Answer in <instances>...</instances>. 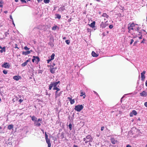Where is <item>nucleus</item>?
Returning a JSON list of instances; mask_svg holds the SVG:
<instances>
[{
    "label": "nucleus",
    "mask_w": 147,
    "mask_h": 147,
    "mask_svg": "<svg viewBox=\"0 0 147 147\" xmlns=\"http://www.w3.org/2000/svg\"><path fill=\"white\" fill-rule=\"evenodd\" d=\"M60 83V81H58L57 82H51V84L49 86V90H51L52 87L53 88H55L57 87V85Z\"/></svg>",
    "instance_id": "f257e3e1"
},
{
    "label": "nucleus",
    "mask_w": 147,
    "mask_h": 147,
    "mask_svg": "<svg viewBox=\"0 0 147 147\" xmlns=\"http://www.w3.org/2000/svg\"><path fill=\"white\" fill-rule=\"evenodd\" d=\"M13 125H10L7 127V128L8 129L11 130L13 128Z\"/></svg>",
    "instance_id": "aec40b11"
},
{
    "label": "nucleus",
    "mask_w": 147,
    "mask_h": 147,
    "mask_svg": "<svg viewBox=\"0 0 147 147\" xmlns=\"http://www.w3.org/2000/svg\"><path fill=\"white\" fill-rule=\"evenodd\" d=\"M42 119H38L37 121H38V122H39V121H42Z\"/></svg>",
    "instance_id": "c03bdc74"
},
{
    "label": "nucleus",
    "mask_w": 147,
    "mask_h": 147,
    "mask_svg": "<svg viewBox=\"0 0 147 147\" xmlns=\"http://www.w3.org/2000/svg\"><path fill=\"white\" fill-rule=\"evenodd\" d=\"M92 55L93 57H97L98 56V54H97L94 51L92 52Z\"/></svg>",
    "instance_id": "2eb2a0df"
},
{
    "label": "nucleus",
    "mask_w": 147,
    "mask_h": 147,
    "mask_svg": "<svg viewBox=\"0 0 147 147\" xmlns=\"http://www.w3.org/2000/svg\"><path fill=\"white\" fill-rule=\"evenodd\" d=\"M4 13H7V11H4Z\"/></svg>",
    "instance_id": "69168bd1"
},
{
    "label": "nucleus",
    "mask_w": 147,
    "mask_h": 147,
    "mask_svg": "<svg viewBox=\"0 0 147 147\" xmlns=\"http://www.w3.org/2000/svg\"><path fill=\"white\" fill-rule=\"evenodd\" d=\"M52 60H51V59H49V60H47V63H49V62L51 61Z\"/></svg>",
    "instance_id": "6e6d98bb"
},
{
    "label": "nucleus",
    "mask_w": 147,
    "mask_h": 147,
    "mask_svg": "<svg viewBox=\"0 0 147 147\" xmlns=\"http://www.w3.org/2000/svg\"><path fill=\"white\" fill-rule=\"evenodd\" d=\"M62 92L63 91H61L59 93L55 94V99H56L57 97H59L61 95V94H62Z\"/></svg>",
    "instance_id": "4468645a"
},
{
    "label": "nucleus",
    "mask_w": 147,
    "mask_h": 147,
    "mask_svg": "<svg viewBox=\"0 0 147 147\" xmlns=\"http://www.w3.org/2000/svg\"><path fill=\"white\" fill-rule=\"evenodd\" d=\"M145 41V40L144 39H143L142 41L141 42V43H144V41Z\"/></svg>",
    "instance_id": "5fc2aeb1"
},
{
    "label": "nucleus",
    "mask_w": 147,
    "mask_h": 147,
    "mask_svg": "<svg viewBox=\"0 0 147 147\" xmlns=\"http://www.w3.org/2000/svg\"><path fill=\"white\" fill-rule=\"evenodd\" d=\"M44 2L45 3H49V0H44Z\"/></svg>",
    "instance_id": "72a5a7b5"
},
{
    "label": "nucleus",
    "mask_w": 147,
    "mask_h": 147,
    "mask_svg": "<svg viewBox=\"0 0 147 147\" xmlns=\"http://www.w3.org/2000/svg\"><path fill=\"white\" fill-rule=\"evenodd\" d=\"M146 71H143L141 73V80L142 81H144L145 78V74H146Z\"/></svg>",
    "instance_id": "0eeeda50"
},
{
    "label": "nucleus",
    "mask_w": 147,
    "mask_h": 147,
    "mask_svg": "<svg viewBox=\"0 0 147 147\" xmlns=\"http://www.w3.org/2000/svg\"><path fill=\"white\" fill-rule=\"evenodd\" d=\"M32 57L33 59H32V61L34 63V61L35 60V59H37V61H35V62L36 63V64H38L39 61H40V59L39 58L38 56H33Z\"/></svg>",
    "instance_id": "39448f33"
},
{
    "label": "nucleus",
    "mask_w": 147,
    "mask_h": 147,
    "mask_svg": "<svg viewBox=\"0 0 147 147\" xmlns=\"http://www.w3.org/2000/svg\"><path fill=\"white\" fill-rule=\"evenodd\" d=\"M140 28L139 27H138L137 28L136 30L137 31L139 32V33L141 34V33L140 31Z\"/></svg>",
    "instance_id": "c756f323"
},
{
    "label": "nucleus",
    "mask_w": 147,
    "mask_h": 147,
    "mask_svg": "<svg viewBox=\"0 0 147 147\" xmlns=\"http://www.w3.org/2000/svg\"><path fill=\"white\" fill-rule=\"evenodd\" d=\"M144 105L146 107H147V102H144Z\"/></svg>",
    "instance_id": "49530a36"
},
{
    "label": "nucleus",
    "mask_w": 147,
    "mask_h": 147,
    "mask_svg": "<svg viewBox=\"0 0 147 147\" xmlns=\"http://www.w3.org/2000/svg\"><path fill=\"white\" fill-rule=\"evenodd\" d=\"M38 2H39L40 1L41 2L43 0H37Z\"/></svg>",
    "instance_id": "e2e57ef3"
},
{
    "label": "nucleus",
    "mask_w": 147,
    "mask_h": 147,
    "mask_svg": "<svg viewBox=\"0 0 147 147\" xmlns=\"http://www.w3.org/2000/svg\"><path fill=\"white\" fill-rule=\"evenodd\" d=\"M130 117H133V114L132 112H131L130 113Z\"/></svg>",
    "instance_id": "de8ad7c7"
},
{
    "label": "nucleus",
    "mask_w": 147,
    "mask_h": 147,
    "mask_svg": "<svg viewBox=\"0 0 147 147\" xmlns=\"http://www.w3.org/2000/svg\"><path fill=\"white\" fill-rule=\"evenodd\" d=\"M24 49L26 50H29L30 49L28 48L27 46H25L24 47Z\"/></svg>",
    "instance_id": "e433bc0d"
},
{
    "label": "nucleus",
    "mask_w": 147,
    "mask_h": 147,
    "mask_svg": "<svg viewBox=\"0 0 147 147\" xmlns=\"http://www.w3.org/2000/svg\"><path fill=\"white\" fill-rule=\"evenodd\" d=\"M106 26L105 22H102L100 24V27L101 28H105Z\"/></svg>",
    "instance_id": "9b49d317"
},
{
    "label": "nucleus",
    "mask_w": 147,
    "mask_h": 147,
    "mask_svg": "<svg viewBox=\"0 0 147 147\" xmlns=\"http://www.w3.org/2000/svg\"><path fill=\"white\" fill-rule=\"evenodd\" d=\"M87 31L88 32H90L91 31V30L90 29L87 28Z\"/></svg>",
    "instance_id": "ea45409f"
},
{
    "label": "nucleus",
    "mask_w": 147,
    "mask_h": 147,
    "mask_svg": "<svg viewBox=\"0 0 147 147\" xmlns=\"http://www.w3.org/2000/svg\"><path fill=\"white\" fill-rule=\"evenodd\" d=\"M145 85L147 87V80H146L145 82Z\"/></svg>",
    "instance_id": "680f3d73"
},
{
    "label": "nucleus",
    "mask_w": 147,
    "mask_h": 147,
    "mask_svg": "<svg viewBox=\"0 0 147 147\" xmlns=\"http://www.w3.org/2000/svg\"><path fill=\"white\" fill-rule=\"evenodd\" d=\"M137 41H136L134 42V45H135L136 43H137Z\"/></svg>",
    "instance_id": "0e129e2a"
},
{
    "label": "nucleus",
    "mask_w": 147,
    "mask_h": 147,
    "mask_svg": "<svg viewBox=\"0 0 147 147\" xmlns=\"http://www.w3.org/2000/svg\"><path fill=\"white\" fill-rule=\"evenodd\" d=\"M104 126L102 127H101V131H102L104 130Z\"/></svg>",
    "instance_id": "09e8293b"
},
{
    "label": "nucleus",
    "mask_w": 147,
    "mask_h": 147,
    "mask_svg": "<svg viewBox=\"0 0 147 147\" xmlns=\"http://www.w3.org/2000/svg\"><path fill=\"white\" fill-rule=\"evenodd\" d=\"M30 53V51H23L22 54L23 55H27Z\"/></svg>",
    "instance_id": "dca6fc26"
},
{
    "label": "nucleus",
    "mask_w": 147,
    "mask_h": 147,
    "mask_svg": "<svg viewBox=\"0 0 147 147\" xmlns=\"http://www.w3.org/2000/svg\"><path fill=\"white\" fill-rule=\"evenodd\" d=\"M135 24L133 22L132 23H129L128 24V32L129 33L130 32V31L131 30H134V27L135 26Z\"/></svg>",
    "instance_id": "7ed1b4c3"
},
{
    "label": "nucleus",
    "mask_w": 147,
    "mask_h": 147,
    "mask_svg": "<svg viewBox=\"0 0 147 147\" xmlns=\"http://www.w3.org/2000/svg\"><path fill=\"white\" fill-rule=\"evenodd\" d=\"M45 138L47 143L48 144L51 143L50 140L48 138V136L46 132L45 133Z\"/></svg>",
    "instance_id": "6e6552de"
},
{
    "label": "nucleus",
    "mask_w": 147,
    "mask_h": 147,
    "mask_svg": "<svg viewBox=\"0 0 147 147\" xmlns=\"http://www.w3.org/2000/svg\"><path fill=\"white\" fill-rule=\"evenodd\" d=\"M126 147H131V146L129 145L128 144L126 146Z\"/></svg>",
    "instance_id": "13d9d810"
},
{
    "label": "nucleus",
    "mask_w": 147,
    "mask_h": 147,
    "mask_svg": "<svg viewBox=\"0 0 147 147\" xmlns=\"http://www.w3.org/2000/svg\"><path fill=\"white\" fill-rule=\"evenodd\" d=\"M84 108L83 106L82 105H78L75 106L74 109L78 112H80Z\"/></svg>",
    "instance_id": "20e7f679"
},
{
    "label": "nucleus",
    "mask_w": 147,
    "mask_h": 147,
    "mask_svg": "<svg viewBox=\"0 0 147 147\" xmlns=\"http://www.w3.org/2000/svg\"><path fill=\"white\" fill-rule=\"evenodd\" d=\"M15 45L16 46V47H15V48H17L18 49H19V48L18 47H17L18 45L16 44Z\"/></svg>",
    "instance_id": "603ef678"
},
{
    "label": "nucleus",
    "mask_w": 147,
    "mask_h": 147,
    "mask_svg": "<svg viewBox=\"0 0 147 147\" xmlns=\"http://www.w3.org/2000/svg\"><path fill=\"white\" fill-rule=\"evenodd\" d=\"M72 96H71V97H68L67 98V99H69V101H71V100L72 99Z\"/></svg>",
    "instance_id": "58836bf2"
},
{
    "label": "nucleus",
    "mask_w": 147,
    "mask_h": 147,
    "mask_svg": "<svg viewBox=\"0 0 147 147\" xmlns=\"http://www.w3.org/2000/svg\"><path fill=\"white\" fill-rule=\"evenodd\" d=\"M139 38L140 39H142V36L141 35V36L140 37H139Z\"/></svg>",
    "instance_id": "338daca9"
},
{
    "label": "nucleus",
    "mask_w": 147,
    "mask_h": 147,
    "mask_svg": "<svg viewBox=\"0 0 147 147\" xmlns=\"http://www.w3.org/2000/svg\"><path fill=\"white\" fill-rule=\"evenodd\" d=\"M61 136H62V138H64V135H63V134H61Z\"/></svg>",
    "instance_id": "052dcab7"
},
{
    "label": "nucleus",
    "mask_w": 147,
    "mask_h": 147,
    "mask_svg": "<svg viewBox=\"0 0 147 147\" xmlns=\"http://www.w3.org/2000/svg\"><path fill=\"white\" fill-rule=\"evenodd\" d=\"M55 56V55L54 53H53L52 54V55L51 56V60H53L54 59Z\"/></svg>",
    "instance_id": "a878e982"
},
{
    "label": "nucleus",
    "mask_w": 147,
    "mask_h": 147,
    "mask_svg": "<svg viewBox=\"0 0 147 147\" xmlns=\"http://www.w3.org/2000/svg\"><path fill=\"white\" fill-rule=\"evenodd\" d=\"M94 93L97 96H99V95L95 91H93Z\"/></svg>",
    "instance_id": "79ce46f5"
},
{
    "label": "nucleus",
    "mask_w": 147,
    "mask_h": 147,
    "mask_svg": "<svg viewBox=\"0 0 147 147\" xmlns=\"http://www.w3.org/2000/svg\"><path fill=\"white\" fill-rule=\"evenodd\" d=\"M29 59H30L29 58L28 60H27L25 61L26 63L27 64L29 62Z\"/></svg>",
    "instance_id": "4d7b16f0"
},
{
    "label": "nucleus",
    "mask_w": 147,
    "mask_h": 147,
    "mask_svg": "<svg viewBox=\"0 0 147 147\" xmlns=\"http://www.w3.org/2000/svg\"><path fill=\"white\" fill-rule=\"evenodd\" d=\"M23 101V100H22L21 99H19V102L20 103H21Z\"/></svg>",
    "instance_id": "3c124183"
},
{
    "label": "nucleus",
    "mask_w": 147,
    "mask_h": 147,
    "mask_svg": "<svg viewBox=\"0 0 147 147\" xmlns=\"http://www.w3.org/2000/svg\"><path fill=\"white\" fill-rule=\"evenodd\" d=\"M57 27V26L56 25H55V26H54L52 28V30H56Z\"/></svg>",
    "instance_id": "b1692460"
},
{
    "label": "nucleus",
    "mask_w": 147,
    "mask_h": 147,
    "mask_svg": "<svg viewBox=\"0 0 147 147\" xmlns=\"http://www.w3.org/2000/svg\"><path fill=\"white\" fill-rule=\"evenodd\" d=\"M113 26L112 25H110L109 26V27L110 29H112L113 28Z\"/></svg>",
    "instance_id": "a19ab883"
},
{
    "label": "nucleus",
    "mask_w": 147,
    "mask_h": 147,
    "mask_svg": "<svg viewBox=\"0 0 147 147\" xmlns=\"http://www.w3.org/2000/svg\"><path fill=\"white\" fill-rule=\"evenodd\" d=\"M102 16L103 17H105L106 18H108L109 17V16L105 13H103L102 15Z\"/></svg>",
    "instance_id": "5701e85b"
},
{
    "label": "nucleus",
    "mask_w": 147,
    "mask_h": 147,
    "mask_svg": "<svg viewBox=\"0 0 147 147\" xmlns=\"http://www.w3.org/2000/svg\"><path fill=\"white\" fill-rule=\"evenodd\" d=\"M70 102L71 104H74L75 103V100L74 99H72Z\"/></svg>",
    "instance_id": "cd10ccee"
},
{
    "label": "nucleus",
    "mask_w": 147,
    "mask_h": 147,
    "mask_svg": "<svg viewBox=\"0 0 147 147\" xmlns=\"http://www.w3.org/2000/svg\"><path fill=\"white\" fill-rule=\"evenodd\" d=\"M95 22L93 21L90 24H89V26L91 27L92 28H94L95 27Z\"/></svg>",
    "instance_id": "ddd939ff"
},
{
    "label": "nucleus",
    "mask_w": 147,
    "mask_h": 147,
    "mask_svg": "<svg viewBox=\"0 0 147 147\" xmlns=\"http://www.w3.org/2000/svg\"><path fill=\"white\" fill-rule=\"evenodd\" d=\"M85 94V93L82 92L81 93V94L80 96H83V98H84L86 97V95Z\"/></svg>",
    "instance_id": "4be33fe9"
},
{
    "label": "nucleus",
    "mask_w": 147,
    "mask_h": 147,
    "mask_svg": "<svg viewBox=\"0 0 147 147\" xmlns=\"http://www.w3.org/2000/svg\"><path fill=\"white\" fill-rule=\"evenodd\" d=\"M31 119L32 121H37V118L34 116L31 117Z\"/></svg>",
    "instance_id": "6ab92c4d"
},
{
    "label": "nucleus",
    "mask_w": 147,
    "mask_h": 147,
    "mask_svg": "<svg viewBox=\"0 0 147 147\" xmlns=\"http://www.w3.org/2000/svg\"><path fill=\"white\" fill-rule=\"evenodd\" d=\"M111 143L113 144H115L116 143L115 140L114 138H112L111 139Z\"/></svg>",
    "instance_id": "a211bd4d"
},
{
    "label": "nucleus",
    "mask_w": 147,
    "mask_h": 147,
    "mask_svg": "<svg viewBox=\"0 0 147 147\" xmlns=\"http://www.w3.org/2000/svg\"><path fill=\"white\" fill-rule=\"evenodd\" d=\"M53 90H56L57 91H59L60 90V89L57 87L55 88H53Z\"/></svg>",
    "instance_id": "473e14b6"
},
{
    "label": "nucleus",
    "mask_w": 147,
    "mask_h": 147,
    "mask_svg": "<svg viewBox=\"0 0 147 147\" xmlns=\"http://www.w3.org/2000/svg\"><path fill=\"white\" fill-rule=\"evenodd\" d=\"M27 63H26V62H24V63H22V67H24L25 66H26L27 65Z\"/></svg>",
    "instance_id": "2f4dec72"
},
{
    "label": "nucleus",
    "mask_w": 147,
    "mask_h": 147,
    "mask_svg": "<svg viewBox=\"0 0 147 147\" xmlns=\"http://www.w3.org/2000/svg\"><path fill=\"white\" fill-rule=\"evenodd\" d=\"M45 93H46V95H49V96H50V94H49V93L47 91V90L46 91Z\"/></svg>",
    "instance_id": "37998d69"
},
{
    "label": "nucleus",
    "mask_w": 147,
    "mask_h": 147,
    "mask_svg": "<svg viewBox=\"0 0 147 147\" xmlns=\"http://www.w3.org/2000/svg\"><path fill=\"white\" fill-rule=\"evenodd\" d=\"M66 37H64L63 38V40H65L66 39Z\"/></svg>",
    "instance_id": "774afa93"
},
{
    "label": "nucleus",
    "mask_w": 147,
    "mask_h": 147,
    "mask_svg": "<svg viewBox=\"0 0 147 147\" xmlns=\"http://www.w3.org/2000/svg\"><path fill=\"white\" fill-rule=\"evenodd\" d=\"M140 94L141 96H146L147 95V92L144 91H143L140 93Z\"/></svg>",
    "instance_id": "9d476101"
},
{
    "label": "nucleus",
    "mask_w": 147,
    "mask_h": 147,
    "mask_svg": "<svg viewBox=\"0 0 147 147\" xmlns=\"http://www.w3.org/2000/svg\"><path fill=\"white\" fill-rule=\"evenodd\" d=\"M3 72L4 74H6L7 73V71L6 70H4L3 71Z\"/></svg>",
    "instance_id": "c9c22d12"
},
{
    "label": "nucleus",
    "mask_w": 147,
    "mask_h": 147,
    "mask_svg": "<svg viewBox=\"0 0 147 147\" xmlns=\"http://www.w3.org/2000/svg\"><path fill=\"white\" fill-rule=\"evenodd\" d=\"M1 66L2 67L5 68H9L10 67V65H9V63L7 62H4L2 65Z\"/></svg>",
    "instance_id": "423d86ee"
},
{
    "label": "nucleus",
    "mask_w": 147,
    "mask_h": 147,
    "mask_svg": "<svg viewBox=\"0 0 147 147\" xmlns=\"http://www.w3.org/2000/svg\"><path fill=\"white\" fill-rule=\"evenodd\" d=\"M55 63H53V64H52V65H50V67H54V66H55Z\"/></svg>",
    "instance_id": "4c0bfd02"
},
{
    "label": "nucleus",
    "mask_w": 147,
    "mask_h": 147,
    "mask_svg": "<svg viewBox=\"0 0 147 147\" xmlns=\"http://www.w3.org/2000/svg\"><path fill=\"white\" fill-rule=\"evenodd\" d=\"M3 1H0V7H2V8L3 7Z\"/></svg>",
    "instance_id": "c85d7f7f"
},
{
    "label": "nucleus",
    "mask_w": 147,
    "mask_h": 147,
    "mask_svg": "<svg viewBox=\"0 0 147 147\" xmlns=\"http://www.w3.org/2000/svg\"><path fill=\"white\" fill-rule=\"evenodd\" d=\"M92 137L90 135H88L86 138H84L83 140L85 141L86 144L88 142H92Z\"/></svg>",
    "instance_id": "f03ea898"
},
{
    "label": "nucleus",
    "mask_w": 147,
    "mask_h": 147,
    "mask_svg": "<svg viewBox=\"0 0 147 147\" xmlns=\"http://www.w3.org/2000/svg\"><path fill=\"white\" fill-rule=\"evenodd\" d=\"M55 16L57 17V18H58L59 19H60L61 18V16L59 14H55Z\"/></svg>",
    "instance_id": "393cba45"
},
{
    "label": "nucleus",
    "mask_w": 147,
    "mask_h": 147,
    "mask_svg": "<svg viewBox=\"0 0 147 147\" xmlns=\"http://www.w3.org/2000/svg\"><path fill=\"white\" fill-rule=\"evenodd\" d=\"M5 47H3L2 49L0 50V52L2 53L3 52H5Z\"/></svg>",
    "instance_id": "412c9836"
},
{
    "label": "nucleus",
    "mask_w": 147,
    "mask_h": 147,
    "mask_svg": "<svg viewBox=\"0 0 147 147\" xmlns=\"http://www.w3.org/2000/svg\"><path fill=\"white\" fill-rule=\"evenodd\" d=\"M22 2L26 3V1L25 0H20Z\"/></svg>",
    "instance_id": "8fccbe9b"
},
{
    "label": "nucleus",
    "mask_w": 147,
    "mask_h": 147,
    "mask_svg": "<svg viewBox=\"0 0 147 147\" xmlns=\"http://www.w3.org/2000/svg\"><path fill=\"white\" fill-rule=\"evenodd\" d=\"M51 143L48 144V147H51Z\"/></svg>",
    "instance_id": "864d4df0"
},
{
    "label": "nucleus",
    "mask_w": 147,
    "mask_h": 147,
    "mask_svg": "<svg viewBox=\"0 0 147 147\" xmlns=\"http://www.w3.org/2000/svg\"><path fill=\"white\" fill-rule=\"evenodd\" d=\"M65 42L67 45H69L70 42V40H66Z\"/></svg>",
    "instance_id": "f704fd0d"
},
{
    "label": "nucleus",
    "mask_w": 147,
    "mask_h": 147,
    "mask_svg": "<svg viewBox=\"0 0 147 147\" xmlns=\"http://www.w3.org/2000/svg\"><path fill=\"white\" fill-rule=\"evenodd\" d=\"M34 125L36 126H39L41 125L40 123H39V122L37 121H36L34 122Z\"/></svg>",
    "instance_id": "f3484780"
},
{
    "label": "nucleus",
    "mask_w": 147,
    "mask_h": 147,
    "mask_svg": "<svg viewBox=\"0 0 147 147\" xmlns=\"http://www.w3.org/2000/svg\"><path fill=\"white\" fill-rule=\"evenodd\" d=\"M68 126L69 127V129L70 130H72V125L71 123H70L69 125Z\"/></svg>",
    "instance_id": "7c9ffc66"
},
{
    "label": "nucleus",
    "mask_w": 147,
    "mask_h": 147,
    "mask_svg": "<svg viewBox=\"0 0 147 147\" xmlns=\"http://www.w3.org/2000/svg\"><path fill=\"white\" fill-rule=\"evenodd\" d=\"M134 41V40L133 39H131V42H130V45L132 44L133 43V42Z\"/></svg>",
    "instance_id": "a18cd8bd"
},
{
    "label": "nucleus",
    "mask_w": 147,
    "mask_h": 147,
    "mask_svg": "<svg viewBox=\"0 0 147 147\" xmlns=\"http://www.w3.org/2000/svg\"><path fill=\"white\" fill-rule=\"evenodd\" d=\"M132 112L134 115H136L137 114V112L134 110H133Z\"/></svg>",
    "instance_id": "bb28decb"
},
{
    "label": "nucleus",
    "mask_w": 147,
    "mask_h": 147,
    "mask_svg": "<svg viewBox=\"0 0 147 147\" xmlns=\"http://www.w3.org/2000/svg\"><path fill=\"white\" fill-rule=\"evenodd\" d=\"M21 78L20 76H14L13 77V79L16 81L18 80L19 79H20Z\"/></svg>",
    "instance_id": "f8f14e48"
},
{
    "label": "nucleus",
    "mask_w": 147,
    "mask_h": 147,
    "mask_svg": "<svg viewBox=\"0 0 147 147\" xmlns=\"http://www.w3.org/2000/svg\"><path fill=\"white\" fill-rule=\"evenodd\" d=\"M57 69V67L52 68L50 69V71L52 74H54Z\"/></svg>",
    "instance_id": "1a4fd4ad"
},
{
    "label": "nucleus",
    "mask_w": 147,
    "mask_h": 147,
    "mask_svg": "<svg viewBox=\"0 0 147 147\" xmlns=\"http://www.w3.org/2000/svg\"><path fill=\"white\" fill-rule=\"evenodd\" d=\"M71 18H70L68 20V22H71Z\"/></svg>",
    "instance_id": "bf43d9fd"
}]
</instances>
